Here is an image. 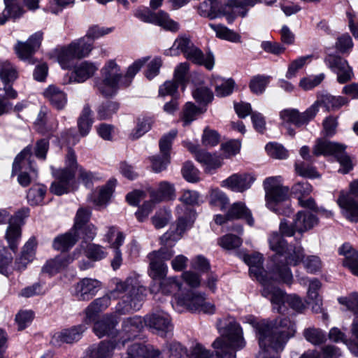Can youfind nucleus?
I'll return each mask as SVG.
<instances>
[{"mask_svg": "<svg viewBox=\"0 0 358 358\" xmlns=\"http://www.w3.org/2000/svg\"><path fill=\"white\" fill-rule=\"evenodd\" d=\"M178 303L192 312L213 314L215 312L214 304L206 301L205 294L197 292H189L179 299Z\"/></svg>", "mask_w": 358, "mask_h": 358, "instance_id": "nucleus-12", "label": "nucleus"}, {"mask_svg": "<svg viewBox=\"0 0 358 358\" xmlns=\"http://www.w3.org/2000/svg\"><path fill=\"white\" fill-rule=\"evenodd\" d=\"M303 334L306 340L313 345H320L326 340L324 333L320 329L314 327L305 329Z\"/></svg>", "mask_w": 358, "mask_h": 358, "instance_id": "nucleus-61", "label": "nucleus"}, {"mask_svg": "<svg viewBox=\"0 0 358 358\" xmlns=\"http://www.w3.org/2000/svg\"><path fill=\"white\" fill-rule=\"evenodd\" d=\"M227 217L229 220L243 218L246 220L250 226L254 224V219L250 210L242 202L234 203L228 210Z\"/></svg>", "mask_w": 358, "mask_h": 358, "instance_id": "nucleus-42", "label": "nucleus"}, {"mask_svg": "<svg viewBox=\"0 0 358 358\" xmlns=\"http://www.w3.org/2000/svg\"><path fill=\"white\" fill-rule=\"evenodd\" d=\"M78 231L71 229L68 232L55 238L52 247L55 250L66 251L72 248L78 239Z\"/></svg>", "mask_w": 358, "mask_h": 358, "instance_id": "nucleus-40", "label": "nucleus"}, {"mask_svg": "<svg viewBox=\"0 0 358 358\" xmlns=\"http://www.w3.org/2000/svg\"><path fill=\"white\" fill-rule=\"evenodd\" d=\"M182 282L176 277L164 278L159 285V289L163 294H171L180 291Z\"/></svg>", "mask_w": 358, "mask_h": 358, "instance_id": "nucleus-53", "label": "nucleus"}, {"mask_svg": "<svg viewBox=\"0 0 358 358\" xmlns=\"http://www.w3.org/2000/svg\"><path fill=\"white\" fill-rule=\"evenodd\" d=\"M99 69V64L90 61H84L74 67L69 82L84 83L92 78Z\"/></svg>", "mask_w": 358, "mask_h": 358, "instance_id": "nucleus-28", "label": "nucleus"}, {"mask_svg": "<svg viewBox=\"0 0 358 358\" xmlns=\"http://www.w3.org/2000/svg\"><path fill=\"white\" fill-rule=\"evenodd\" d=\"M205 112L201 108H198L191 102L187 103L182 109L181 120L184 127L188 126L196 119V117Z\"/></svg>", "mask_w": 358, "mask_h": 358, "instance_id": "nucleus-52", "label": "nucleus"}, {"mask_svg": "<svg viewBox=\"0 0 358 358\" xmlns=\"http://www.w3.org/2000/svg\"><path fill=\"white\" fill-rule=\"evenodd\" d=\"M69 45L78 59L87 57L93 49L92 43L88 42L85 36L73 41Z\"/></svg>", "mask_w": 358, "mask_h": 358, "instance_id": "nucleus-45", "label": "nucleus"}, {"mask_svg": "<svg viewBox=\"0 0 358 358\" xmlns=\"http://www.w3.org/2000/svg\"><path fill=\"white\" fill-rule=\"evenodd\" d=\"M351 333L353 339L348 342L345 335L338 328L334 327L330 329L329 338L331 341L338 343H345L350 352L358 357V316H355L351 325Z\"/></svg>", "mask_w": 358, "mask_h": 358, "instance_id": "nucleus-17", "label": "nucleus"}, {"mask_svg": "<svg viewBox=\"0 0 358 358\" xmlns=\"http://www.w3.org/2000/svg\"><path fill=\"white\" fill-rule=\"evenodd\" d=\"M352 195H358V180L350 183V194L341 193L337 203L342 209V213L348 220L358 222V201L352 199Z\"/></svg>", "mask_w": 358, "mask_h": 358, "instance_id": "nucleus-11", "label": "nucleus"}, {"mask_svg": "<svg viewBox=\"0 0 358 358\" xmlns=\"http://www.w3.org/2000/svg\"><path fill=\"white\" fill-rule=\"evenodd\" d=\"M134 15L144 22L159 25L166 30L177 31L179 29V24L171 19L169 14L163 10L154 13L148 8H139L135 10Z\"/></svg>", "mask_w": 358, "mask_h": 358, "instance_id": "nucleus-10", "label": "nucleus"}, {"mask_svg": "<svg viewBox=\"0 0 358 358\" xmlns=\"http://www.w3.org/2000/svg\"><path fill=\"white\" fill-rule=\"evenodd\" d=\"M46 188L42 185H36L30 188L27 192L28 203L31 206L39 205L42 203Z\"/></svg>", "mask_w": 358, "mask_h": 358, "instance_id": "nucleus-58", "label": "nucleus"}, {"mask_svg": "<svg viewBox=\"0 0 358 358\" xmlns=\"http://www.w3.org/2000/svg\"><path fill=\"white\" fill-rule=\"evenodd\" d=\"M68 255H60L46 262L42 271L50 275L59 272L66 268L76 259Z\"/></svg>", "mask_w": 358, "mask_h": 358, "instance_id": "nucleus-35", "label": "nucleus"}, {"mask_svg": "<svg viewBox=\"0 0 358 358\" xmlns=\"http://www.w3.org/2000/svg\"><path fill=\"white\" fill-rule=\"evenodd\" d=\"M174 255V252L166 247L152 251L148 255L149 260L148 275L153 280H162L168 273V266L165 263Z\"/></svg>", "mask_w": 358, "mask_h": 358, "instance_id": "nucleus-9", "label": "nucleus"}, {"mask_svg": "<svg viewBox=\"0 0 358 358\" xmlns=\"http://www.w3.org/2000/svg\"><path fill=\"white\" fill-rule=\"evenodd\" d=\"M185 57L192 63L198 65H203L207 69L211 70L214 67L215 58L212 52L204 55L203 52L196 45L192 46Z\"/></svg>", "mask_w": 358, "mask_h": 358, "instance_id": "nucleus-32", "label": "nucleus"}, {"mask_svg": "<svg viewBox=\"0 0 358 358\" xmlns=\"http://www.w3.org/2000/svg\"><path fill=\"white\" fill-rule=\"evenodd\" d=\"M57 124L55 118L50 115L45 108L40 110L35 121L37 130L42 134L55 131L57 128Z\"/></svg>", "mask_w": 358, "mask_h": 358, "instance_id": "nucleus-37", "label": "nucleus"}, {"mask_svg": "<svg viewBox=\"0 0 358 358\" xmlns=\"http://www.w3.org/2000/svg\"><path fill=\"white\" fill-rule=\"evenodd\" d=\"M243 261L248 265L250 275L259 282L263 289L262 295L268 297L271 294V300L276 303L282 297V292L278 287L273 285L275 280L274 268L272 273H268L262 267L263 257L260 253L255 252L252 255H244Z\"/></svg>", "mask_w": 358, "mask_h": 358, "instance_id": "nucleus-4", "label": "nucleus"}, {"mask_svg": "<svg viewBox=\"0 0 358 358\" xmlns=\"http://www.w3.org/2000/svg\"><path fill=\"white\" fill-rule=\"evenodd\" d=\"M153 120L150 117L138 118L136 127L129 134L131 140H136L147 133L152 127Z\"/></svg>", "mask_w": 358, "mask_h": 358, "instance_id": "nucleus-54", "label": "nucleus"}, {"mask_svg": "<svg viewBox=\"0 0 358 358\" xmlns=\"http://www.w3.org/2000/svg\"><path fill=\"white\" fill-rule=\"evenodd\" d=\"M300 285L303 286L308 285L307 291V297L309 303H313L312 309L315 313L322 310V301L319 298L318 290L320 289L321 282L317 278L309 280L307 277H300L298 278Z\"/></svg>", "mask_w": 358, "mask_h": 358, "instance_id": "nucleus-26", "label": "nucleus"}, {"mask_svg": "<svg viewBox=\"0 0 358 358\" xmlns=\"http://www.w3.org/2000/svg\"><path fill=\"white\" fill-rule=\"evenodd\" d=\"M146 289L141 285L136 277H128L124 281L117 282L115 287L102 297L94 300L85 310V322L94 321L97 314L106 310L110 304L111 299H120L116 306L119 314H126L131 310H138L145 295Z\"/></svg>", "mask_w": 358, "mask_h": 358, "instance_id": "nucleus-1", "label": "nucleus"}, {"mask_svg": "<svg viewBox=\"0 0 358 358\" xmlns=\"http://www.w3.org/2000/svg\"><path fill=\"white\" fill-rule=\"evenodd\" d=\"M81 247L84 249L85 256L92 261H100L107 256V252L100 245L94 243L84 245V243H82Z\"/></svg>", "mask_w": 358, "mask_h": 358, "instance_id": "nucleus-51", "label": "nucleus"}, {"mask_svg": "<svg viewBox=\"0 0 358 358\" xmlns=\"http://www.w3.org/2000/svg\"><path fill=\"white\" fill-rule=\"evenodd\" d=\"M255 329L260 348L257 358H280L278 355L271 357L268 354H278L284 350L287 341L295 334L296 325L288 318H277L271 322H258Z\"/></svg>", "mask_w": 358, "mask_h": 358, "instance_id": "nucleus-3", "label": "nucleus"}, {"mask_svg": "<svg viewBox=\"0 0 358 358\" xmlns=\"http://www.w3.org/2000/svg\"><path fill=\"white\" fill-rule=\"evenodd\" d=\"M320 101L321 105L323 104L328 110L338 109L348 103L346 98L341 96H334L330 94L322 96Z\"/></svg>", "mask_w": 358, "mask_h": 358, "instance_id": "nucleus-59", "label": "nucleus"}, {"mask_svg": "<svg viewBox=\"0 0 358 358\" xmlns=\"http://www.w3.org/2000/svg\"><path fill=\"white\" fill-rule=\"evenodd\" d=\"M217 328L221 336L212 344L215 355L211 354L200 343H195L190 348L189 355L186 351L187 358H236L234 351L245 345L241 327L233 318H230L227 322L220 320Z\"/></svg>", "mask_w": 358, "mask_h": 358, "instance_id": "nucleus-2", "label": "nucleus"}, {"mask_svg": "<svg viewBox=\"0 0 358 358\" xmlns=\"http://www.w3.org/2000/svg\"><path fill=\"white\" fill-rule=\"evenodd\" d=\"M326 65L337 74V80L345 83L353 77L352 69L348 62L340 56L329 55L324 59Z\"/></svg>", "mask_w": 358, "mask_h": 358, "instance_id": "nucleus-15", "label": "nucleus"}, {"mask_svg": "<svg viewBox=\"0 0 358 358\" xmlns=\"http://www.w3.org/2000/svg\"><path fill=\"white\" fill-rule=\"evenodd\" d=\"M265 149L268 155L275 159H283L288 157L287 150L280 144L277 143H268Z\"/></svg>", "mask_w": 358, "mask_h": 358, "instance_id": "nucleus-63", "label": "nucleus"}, {"mask_svg": "<svg viewBox=\"0 0 358 358\" xmlns=\"http://www.w3.org/2000/svg\"><path fill=\"white\" fill-rule=\"evenodd\" d=\"M144 320L140 316H134L124 318L122 322L121 334L127 336L124 338L121 337L122 345H124L127 340L134 338L143 327Z\"/></svg>", "mask_w": 358, "mask_h": 358, "instance_id": "nucleus-29", "label": "nucleus"}, {"mask_svg": "<svg viewBox=\"0 0 358 358\" xmlns=\"http://www.w3.org/2000/svg\"><path fill=\"white\" fill-rule=\"evenodd\" d=\"M212 85L215 87L217 96L229 95L234 90L235 83L232 79H224L219 76L213 77Z\"/></svg>", "mask_w": 358, "mask_h": 358, "instance_id": "nucleus-47", "label": "nucleus"}, {"mask_svg": "<svg viewBox=\"0 0 358 358\" xmlns=\"http://www.w3.org/2000/svg\"><path fill=\"white\" fill-rule=\"evenodd\" d=\"M5 8L0 13V25L4 24L10 19L15 20L21 17L24 10L20 3L4 4Z\"/></svg>", "mask_w": 358, "mask_h": 358, "instance_id": "nucleus-43", "label": "nucleus"}, {"mask_svg": "<svg viewBox=\"0 0 358 358\" xmlns=\"http://www.w3.org/2000/svg\"><path fill=\"white\" fill-rule=\"evenodd\" d=\"M229 201V198L222 191L217 188L211 189L210 192V204L211 206L223 210L227 206Z\"/></svg>", "mask_w": 358, "mask_h": 358, "instance_id": "nucleus-60", "label": "nucleus"}, {"mask_svg": "<svg viewBox=\"0 0 358 358\" xmlns=\"http://www.w3.org/2000/svg\"><path fill=\"white\" fill-rule=\"evenodd\" d=\"M36 243L35 239H29L24 245L20 255L15 261V268L17 271L24 270L27 266L32 262L35 256Z\"/></svg>", "mask_w": 358, "mask_h": 358, "instance_id": "nucleus-34", "label": "nucleus"}, {"mask_svg": "<svg viewBox=\"0 0 358 358\" xmlns=\"http://www.w3.org/2000/svg\"><path fill=\"white\" fill-rule=\"evenodd\" d=\"M101 78L96 79L95 86L105 96H112L118 88L122 73L115 60H108L101 70Z\"/></svg>", "mask_w": 358, "mask_h": 358, "instance_id": "nucleus-8", "label": "nucleus"}, {"mask_svg": "<svg viewBox=\"0 0 358 358\" xmlns=\"http://www.w3.org/2000/svg\"><path fill=\"white\" fill-rule=\"evenodd\" d=\"M86 329L87 327L84 324L77 325L55 334L53 339L62 343H72L80 340Z\"/></svg>", "mask_w": 358, "mask_h": 358, "instance_id": "nucleus-39", "label": "nucleus"}, {"mask_svg": "<svg viewBox=\"0 0 358 358\" xmlns=\"http://www.w3.org/2000/svg\"><path fill=\"white\" fill-rule=\"evenodd\" d=\"M255 178L248 173H234L221 182L222 187L234 192H243L250 187Z\"/></svg>", "mask_w": 358, "mask_h": 358, "instance_id": "nucleus-22", "label": "nucleus"}, {"mask_svg": "<svg viewBox=\"0 0 358 358\" xmlns=\"http://www.w3.org/2000/svg\"><path fill=\"white\" fill-rule=\"evenodd\" d=\"M187 215L185 216H181L178 217V223L174 231H170L164 234L161 240L162 242H166V244L169 241H176L180 239L185 232V231L191 227L195 220V211L193 210H188Z\"/></svg>", "mask_w": 358, "mask_h": 358, "instance_id": "nucleus-24", "label": "nucleus"}, {"mask_svg": "<svg viewBox=\"0 0 358 358\" xmlns=\"http://www.w3.org/2000/svg\"><path fill=\"white\" fill-rule=\"evenodd\" d=\"M43 39V32L37 31L32 34L26 42L17 41L14 50L17 57L30 64L35 63L32 56L39 48Z\"/></svg>", "mask_w": 358, "mask_h": 358, "instance_id": "nucleus-13", "label": "nucleus"}, {"mask_svg": "<svg viewBox=\"0 0 358 358\" xmlns=\"http://www.w3.org/2000/svg\"><path fill=\"white\" fill-rule=\"evenodd\" d=\"M258 3L259 0H231L228 6L235 16L243 17L246 16L249 8L255 6Z\"/></svg>", "mask_w": 358, "mask_h": 358, "instance_id": "nucleus-48", "label": "nucleus"}, {"mask_svg": "<svg viewBox=\"0 0 358 358\" xmlns=\"http://www.w3.org/2000/svg\"><path fill=\"white\" fill-rule=\"evenodd\" d=\"M29 209H23L15 216L11 217L6 230V238L10 248L15 252L21 238V226L24 224L23 219L28 216Z\"/></svg>", "mask_w": 358, "mask_h": 358, "instance_id": "nucleus-14", "label": "nucleus"}, {"mask_svg": "<svg viewBox=\"0 0 358 358\" xmlns=\"http://www.w3.org/2000/svg\"><path fill=\"white\" fill-rule=\"evenodd\" d=\"M266 206L274 213L289 216L291 214L288 201L289 189L282 183V177L271 176L264 181Z\"/></svg>", "mask_w": 358, "mask_h": 358, "instance_id": "nucleus-5", "label": "nucleus"}, {"mask_svg": "<svg viewBox=\"0 0 358 358\" xmlns=\"http://www.w3.org/2000/svg\"><path fill=\"white\" fill-rule=\"evenodd\" d=\"M196 159L204 166L205 171L208 173H212L222 165V160L219 157L204 150L196 153Z\"/></svg>", "mask_w": 358, "mask_h": 358, "instance_id": "nucleus-41", "label": "nucleus"}, {"mask_svg": "<svg viewBox=\"0 0 358 358\" xmlns=\"http://www.w3.org/2000/svg\"><path fill=\"white\" fill-rule=\"evenodd\" d=\"M114 184L110 181L105 186L99 189V192L96 198L94 199V203L96 206H101L105 205L110 199L113 192Z\"/></svg>", "mask_w": 358, "mask_h": 358, "instance_id": "nucleus-62", "label": "nucleus"}, {"mask_svg": "<svg viewBox=\"0 0 358 358\" xmlns=\"http://www.w3.org/2000/svg\"><path fill=\"white\" fill-rule=\"evenodd\" d=\"M118 345L119 342L115 340L101 341L87 348L85 358H111Z\"/></svg>", "mask_w": 358, "mask_h": 358, "instance_id": "nucleus-25", "label": "nucleus"}, {"mask_svg": "<svg viewBox=\"0 0 358 358\" xmlns=\"http://www.w3.org/2000/svg\"><path fill=\"white\" fill-rule=\"evenodd\" d=\"M124 234L115 227H109L106 234V239L113 249H120L124 241Z\"/></svg>", "mask_w": 358, "mask_h": 358, "instance_id": "nucleus-56", "label": "nucleus"}, {"mask_svg": "<svg viewBox=\"0 0 358 358\" xmlns=\"http://www.w3.org/2000/svg\"><path fill=\"white\" fill-rule=\"evenodd\" d=\"M193 45L194 43L189 38L180 36L175 40L173 45L166 50L165 55L168 56H177L182 52L185 55Z\"/></svg>", "mask_w": 358, "mask_h": 358, "instance_id": "nucleus-44", "label": "nucleus"}, {"mask_svg": "<svg viewBox=\"0 0 358 358\" xmlns=\"http://www.w3.org/2000/svg\"><path fill=\"white\" fill-rule=\"evenodd\" d=\"M268 243L271 250L276 252L274 256V261L278 259V257L282 255L287 247V243L282 237L277 232L272 233L268 238Z\"/></svg>", "mask_w": 358, "mask_h": 358, "instance_id": "nucleus-57", "label": "nucleus"}, {"mask_svg": "<svg viewBox=\"0 0 358 358\" xmlns=\"http://www.w3.org/2000/svg\"><path fill=\"white\" fill-rule=\"evenodd\" d=\"M345 149L344 144L320 138L313 147V153L315 156H334L341 165L338 172L346 174L352 169L353 166Z\"/></svg>", "mask_w": 358, "mask_h": 358, "instance_id": "nucleus-7", "label": "nucleus"}, {"mask_svg": "<svg viewBox=\"0 0 358 358\" xmlns=\"http://www.w3.org/2000/svg\"><path fill=\"white\" fill-rule=\"evenodd\" d=\"M31 156V148L26 147L15 159L13 164V172L15 173L20 171L18 175L17 181L23 187L28 186L31 182V178L26 171H23V169H26L27 165L29 164V158Z\"/></svg>", "mask_w": 358, "mask_h": 358, "instance_id": "nucleus-21", "label": "nucleus"}, {"mask_svg": "<svg viewBox=\"0 0 358 358\" xmlns=\"http://www.w3.org/2000/svg\"><path fill=\"white\" fill-rule=\"evenodd\" d=\"M150 198L155 203L163 201L173 200L176 198L174 185L168 181H161L157 189L150 191Z\"/></svg>", "mask_w": 358, "mask_h": 358, "instance_id": "nucleus-31", "label": "nucleus"}, {"mask_svg": "<svg viewBox=\"0 0 358 358\" xmlns=\"http://www.w3.org/2000/svg\"><path fill=\"white\" fill-rule=\"evenodd\" d=\"M92 110L88 105H85L78 119V127L81 136H87L93 124Z\"/></svg>", "mask_w": 358, "mask_h": 358, "instance_id": "nucleus-46", "label": "nucleus"}, {"mask_svg": "<svg viewBox=\"0 0 358 358\" xmlns=\"http://www.w3.org/2000/svg\"><path fill=\"white\" fill-rule=\"evenodd\" d=\"M117 324L118 320L115 315H105L94 323L93 331L99 338L108 336L113 338L118 334Z\"/></svg>", "mask_w": 358, "mask_h": 358, "instance_id": "nucleus-20", "label": "nucleus"}, {"mask_svg": "<svg viewBox=\"0 0 358 358\" xmlns=\"http://www.w3.org/2000/svg\"><path fill=\"white\" fill-rule=\"evenodd\" d=\"M317 224V216L306 210L299 211L294 218V227L300 234L313 229Z\"/></svg>", "mask_w": 358, "mask_h": 358, "instance_id": "nucleus-30", "label": "nucleus"}, {"mask_svg": "<svg viewBox=\"0 0 358 358\" xmlns=\"http://www.w3.org/2000/svg\"><path fill=\"white\" fill-rule=\"evenodd\" d=\"M54 176L55 181L50 186V192L56 195L69 192L74 173L69 169H58L54 172Z\"/></svg>", "mask_w": 358, "mask_h": 358, "instance_id": "nucleus-23", "label": "nucleus"}, {"mask_svg": "<svg viewBox=\"0 0 358 358\" xmlns=\"http://www.w3.org/2000/svg\"><path fill=\"white\" fill-rule=\"evenodd\" d=\"M17 78L15 67L8 61L0 62V78L7 84L14 81Z\"/></svg>", "mask_w": 358, "mask_h": 358, "instance_id": "nucleus-55", "label": "nucleus"}, {"mask_svg": "<svg viewBox=\"0 0 358 358\" xmlns=\"http://www.w3.org/2000/svg\"><path fill=\"white\" fill-rule=\"evenodd\" d=\"M338 252L345 257L343 266L348 267L354 275L358 276V250L353 249L349 243H344L339 248Z\"/></svg>", "mask_w": 358, "mask_h": 358, "instance_id": "nucleus-36", "label": "nucleus"}, {"mask_svg": "<svg viewBox=\"0 0 358 358\" xmlns=\"http://www.w3.org/2000/svg\"><path fill=\"white\" fill-rule=\"evenodd\" d=\"M44 96L51 105L57 110H62L67 103V95L55 85L49 86L44 92Z\"/></svg>", "mask_w": 358, "mask_h": 358, "instance_id": "nucleus-38", "label": "nucleus"}, {"mask_svg": "<svg viewBox=\"0 0 358 358\" xmlns=\"http://www.w3.org/2000/svg\"><path fill=\"white\" fill-rule=\"evenodd\" d=\"M101 286L100 281L85 278L75 285L73 295L78 301H88L98 292Z\"/></svg>", "mask_w": 358, "mask_h": 358, "instance_id": "nucleus-19", "label": "nucleus"}, {"mask_svg": "<svg viewBox=\"0 0 358 358\" xmlns=\"http://www.w3.org/2000/svg\"><path fill=\"white\" fill-rule=\"evenodd\" d=\"M303 258L304 252L301 245L287 246L282 255L275 260L278 262L274 266L275 280L290 284L293 276L288 266H296Z\"/></svg>", "mask_w": 358, "mask_h": 358, "instance_id": "nucleus-6", "label": "nucleus"}, {"mask_svg": "<svg viewBox=\"0 0 358 358\" xmlns=\"http://www.w3.org/2000/svg\"><path fill=\"white\" fill-rule=\"evenodd\" d=\"M196 10L201 17L210 20H214L222 15L220 0H204L197 6Z\"/></svg>", "mask_w": 358, "mask_h": 358, "instance_id": "nucleus-33", "label": "nucleus"}, {"mask_svg": "<svg viewBox=\"0 0 358 358\" xmlns=\"http://www.w3.org/2000/svg\"><path fill=\"white\" fill-rule=\"evenodd\" d=\"M177 136L176 130H171L168 134L164 135L159 141V148L162 155H163V160L162 161V166H158L159 157H151L150 161L152 163V170L155 173H159L166 169V166L170 163L169 150L171 148V144L173 139Z\"/></svg>", "mask_w": 358, "mask_h": 358, "instance_id": "nucleus-16", "label": "nucleus"}, {"mask_svg": "<svg viewBox=\"0 0 358 358\" xmlns=\"http://www.w3.org/2000/svg\"><path fill=\"white\" fill-rule=\"evenodd\" d=\"M339 303L345 306L346 308L354 314H358V292H352L347 296H342L338 299Z\"/></svg>", "mask_w": 358, "mask_h": 358, "instance_id": "nucleus-64", "label": "nucleus"}, {"mask_svg": "<svg viewBox=\"0 0 358 358\" xmlns=\"http://www.w3.org/2000/svg\"><path fill=\"white\" fill-rule=\"evenodd\" d=\"M55 55L59 64L64 69L70 68L77 59L69 45L56 50Z\"/></svg>", "mask_w": 358, "mask_h": 358, "instance_id": "nucleus-49", "label": "nucleus"}, {"mask_svg": "<svg viewBox=\"0 0 358 358\" xmlns=\"http://www.w3.org/2000/svg\"><path fill=\"white\" fill-rule=\"evenodd\" d=\"M209 27L215 32L216 36L219 38L233 43L241 41V36L238 33L221 24H215L210 23Z\"/></svg>", "mask_w": 358, "mask_h": 358, "instance_id": "nucleus-50", "label": "nucleus"}, {"mask_svg": "<svg viewBox=\"0 0 358 358\" xmlns=\"http://www.w3.org/2000/svg\"><path fill=\"white\" fill-rule=\"evenodd\" d=\"M282 292V297L278 302L274 303L271 300V294L266 297L271 301L273 305V310H276L279 313H283L286 309L285 304L287 303L291 308L297 311L301 312L305 309L306 306L303 302L302 299L296 294L286 295L285 293L278 288Z\"/></svg>", "mask_w": 358, "mask_h": 358, "instance_id": "nucleus-27", "label": "nucleus"}, {"mask_svg": "<svg viewBox=\"0 0 358 358\" xmlns=\"http://www.w3.org/2000/svg\"><path fill=\"white\" fill-rule=\"evenodd\" d=\"M144 322L148 327L155 329L161 336H165L167 333L173 330L170 316L162 311L146 315Z\"/></svg>", "mask_w": 358, "mask_h": 358, "instance_id": "nucleus-18", "label": "nucleus"}]
</instances>
